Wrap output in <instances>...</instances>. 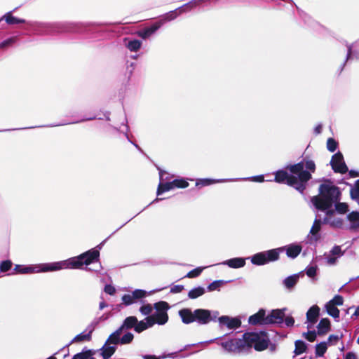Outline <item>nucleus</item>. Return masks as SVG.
Returning a JSON list of instances; mask_svg holds the SVG:
<instances>
[{
	"label": "nucleus",
	"mask_w": 359,
	"mask_h": 359,
	"mask_svg": "<svg viewBox=\"0 0 359 359\" xmlns=\"http://www.w3.org/2000/svg\"><path fill=\"white\" fill-rule=\"evenodd\" d=\"M99 255V251L91 250L78 257H72L62 262L29 266L15 265L14 270L18 273L27 274L55 271L69 268L79 269L83 264L88 265L96 260L98 258Z\"/></svg>",
	"instance_id": "obj_1"
},
{
	"label": "nucleus",
	"mask_w": 359,
	"mask_h": 359,
	"mask_svg": "<svg viewBox=\"0 0 359 359\" xmlns=\"http://www.w3.org/2000/svg\"><path fill=\"white\" fill-rule=\"evenodd\" d=\"M304 168L314 172L316 169L314 162L307 160L287 166V169L291 174L285 170H278L275 173V181L278 183H285L302 192L306 188V183L311 178V173L304 170Z\"/></svg>",
	"instance_id": "obj_2"
},
{
	"label": "nucleus",
	"mask_w": 359,
	"mask_h": 359,
	"mask_svg": "<svg viewBox=\"0 0 359 359\" xmlns=\"http://www.w3.org/2000/svg\"><path fill=\"white\" fill-rule=\"evenodd\" d=\"M339 195L340 191L337 187L330 184H325L320 185L319 194L311 198L316 208L326 212L325 222L336 226L341 225V221L332 222L330 218L334 214V210L332 209V204L339 200Z\"/></svg>",
	"instance_id": "obj_3"
},
{
	"label": "nucleus",
	"mask_w": 359,
	"mask_h": 359,
	"mask_svg": "<svg viewBox=\"0 0 359 359\" xmlns=\"http://www.w3.org/2000/svg\"><path fill=\"white\" fill-rule=\"evenodd\" d=\"M245 349L253 347L256 351H261L268 347L269 339L264 332H249L243 334Z\"/></svg>",
	"instance_id": "obj_4"
},
{
	"label": "nucleus",
	"mask_w": 359,
	"mask_h": 359,
	"mask_svg": "<svg viewBox=\"0 0 359 359\" xmlns=\"http://www.w3.org/2000/svg\"><path fill=\"white\" fill-rule=\"evenodd\" d=\"M278 259V251L276 249L257 253L251 257V262L255 265H264Z\"/></svg>",
	"instance_id": "obj_5"
},
{
	"label": "nucleus",
	"mask_w": 359,
	"mask_h": 359,
	"mask_svg": "<svg viewBox=\"0 0 359 359\" xmlns=\"http://www.w3.org/2000/svg\"><path fill=\"white\" fill-rule=\"evenodd\" d=\"M154 307L156 309V312L149 316V318H152L153 325L155 323L164 325L168 320V316L166 312L168 309V304L165 302H160L155 304Z\"/></svg>",
	"instance_id": "obj_6"
},
{
	"label": "nucleus",
	"mask_w": 359,
	"mask_h": 359,
	"mask_svg": "<svg viewBox=\"0 0 359 359\" xmlns=\"http://www.w3.org/2000/svg\"><path fill=\"white\" fill-rule=\"evenodd\" d=\"M120 330H116L112 333L105 344L101 349V354L104 358H108L113 355L116 350L115 345L119 344Z\"/></svg>",
	"instance_id": "obj_7"
},
{
	"label": "nucleus",
	"mask_w": 359,
	"mask_h": 359,
	"mask_svg": "<svg viewBox=\"0 0 359 359\" xmlns=\"http://www.w3.org/2000/svg\"><path fill=\"white\" fill-rule=\"evenodd\" d=\"M202 1H203V0L191 1L186 4L183 5L182 6L166 13L164 15V18L163 19V20L171 21V20H174L178 15L181 14L182 13L191 11L193 8L196 7L197 5H198Z\"/></svg>",
	"instance_id": "obj_8"
},
{
	"label": "nucleus",
	"mask_w": 359,
	"mask_h": 359,
	"mask_svg": "<svg viewBox=\"0 0 359 359\" xmlns=\"http://www.w3.org/2000/svg\"><path fill=\"white\" fill-rule=\"evenodd\" d=\"M219 316L217 311H210L206 309H196L194 311L195 321L200 324H207L210 320H214Z\"/></svg>",
	"instance_id": "obj_9"
},
{
	"label": "nucleus",
	"mask_w": 359,
	"mask_h": 359,
	"mask_svg": "<svg viewBox=\"0 0 359 359\" xmlns=\"http://www.w3.org/2000/svg\"><path fill=\"white\" fill-rule=\"evenodd\" d=\"M189 184L183 179H176L170 182L160 183L157 190V194L160 195L165 191L173 189L175 187L185 188L188 187Z\"/></svg>",
	"instance_id": "obj_10"
},
{
	"label": "nucleus",
	"mask_w": 359,
	"mask_h": 359,
	"mask_svg": "<svg viewBox=\"0 0 359 359\" xmlns=\"http://www.w3.org/2000/svg\"><path fill=\"white\" fill-rule=\"evenodd\" d=\"M222 347L228 351L236 352L245 349V339L243 337L242 339H233L229 341L222 342Z\"/></svg>",
	"instance_id": "obj_11"
},
{
	"label": "nucleus",
	"mask_w": 359,
	"mask_h": 359,
	"mask_svg": "<svg viewBox=\"0 0 359 359\" xmlns=\"http://www.w3.org/2000/svg\"><path fill=\"white\" fill-rule=\"evenodd\" d=\"M332 169L337 172L345 173L348 168L344 161L343 156L341 153H337L332 156L331 161Z\"/></svg>",
	"instance_id": "obj_12"
},
{
	"label": "nucleus",
	"mask_w": 359,
	"mask_h": 359,
	"mask_svg": "<svg viewBox=\"0 0 359 359\" xmlns=\"http://www.w3.org/2000/svg\"><path fill=\"white\" fill-rule=\"evenodd\" d=\"M302 246L298 244H290L286 245L285 247L277 248L276 250L278 251V255L280 252L285 251L287 255L290 258L297 257L302 251Z\"/></svg>",
	"instance_id": "obj_13"
},
{
	"label": "nucleus",
	"mask_w": 359,
	"mask_h": 359,
	"mask_svg": "<svg viewBox=\"0 0 359 359\" xmlns=\"http://www.w3.org/2000/svg\"><path fill=\"white\" fill-rule=\"evenodd\" d=\"M285 316V313L283 309H275L271 311V312L266 316V322L268 324L272 323H280L283 322Z\"/></svg>",
	"instance_id": "obj_14"
},
{
	"label": "nucleus",
	"mask_w": 359,
	"mask_h": 359,
	"mask_svg": "<svg viewBox=\"0 0 359 359\" xmlns=\"http://www.w3.org/2000/svg\"><path fill=\"white\" fill-rule=\"evenodd\" d=\"M343 255V252L339 246H334L328 253L325 254L327 259V263L329 265H334L336 264L338 258Z\"/></svg>",
	"instance_id": "obj_15"
},
{
	"label": "nucleus",
	"mask_w": 359,
	"mask_h": 359,
	"mask_svg": "<svg viewBox=\"0 0 359 359\" xmlns=\"http://www.w3.org/2000/svg\"><path fill=\"white\" fill-rule=\"evenodd\" d=\"M218 320L221 325H226L229 329L237 328L241 324L238 318H231L227 316L219 317Z\"/></svg>",
	"instance_id": "obj_16"
},
{
	"label": "nucleus",
	"mask_w": 359,
	"mask_h": 359,
	"mask_svg": "<svg viewBox=\"0 0 359 359\" xmlns=\"http://www.w3.org/2000/svg\"><path fill=\"white\" fill-rule=\"evenodd\" d=\"M266 311L264 309H260L257 313L251 316L249 318V323L253 325H267Z\"/></svg>",
	"instance_id": "obj_17"
},
{
	"label": "nucleus",
	"mask_w": 359,
	"mask_h": 359,
	"mask_svg": "<svg viewBox=\"0 0 359 359\" xmlns=\"http://www.w3.org/2000/svg\"><path fill=\"white\" fill-rule=\"evenodd\" d=\"M95 330V325H89L86 330L78 334L74 337L73 341L74 342H82V341H88L91 339V334Z\"/></svg>",
	"instance_id": "obj_18"
},
{
	"label": "nucleus",
	"mask_w": 359,
	"mask_h": 359,
	"mask_svg": "<svg viewBox=\"0 0 359 359\" xmlns=\"http://www.w3.org/2000/svg\"><path fill=\"white\" fill-rule=\"evenodd\" d=\"M319 311L320 309L316 305L311 307L310 309L307 311V321L311 324L308 325L309 328H310L317 321L318 317L319 316Z\"/></svg>",
	"instance_id": "obj_19"
},
{
	"label": "nucleus",
	"mask_w": 359,
	"mask_h": 359,
	"mask_svg": "<svg viewBox=\"0 0 359 359\" xmlns=\"http://www.w3.org/2000/svg\"><path fill=\"white\" fill-rule=\"evenodd\" d=\"M179 315L184 323L189 324L195 321L194 311L189 309H183L179 311Z\"/></svg>",
	"instance_id": "obj_20"
},
{
	"label": "nucleus",
	"mask_w": 359,
	"mask_h": 359,
	"mask_svg": "<svg viewBox=\"0 0 359 359\" xmlns=\"http://www.w3.org/2000/svg\"><path fill=\"white\" fill-rule=\"evenodd\" d=\"M321 222L320 219H316L311 229L310 234L309 236L311 241L316 242L319 239L318 232L320 230Z\"/></svg>",
	"instance_id": "obj_21"
},
{
	"label": "nucleus",
	"mask_w": 359,
	"mask_h": 359,
	"mask_svg": "<svg viewBox=\"0 0 359 359\" xmlns=\"http://www.w3.org/2000/svg\"><path fill=\"white\" fill-rule=\"evenodd\" d=\"M153 326V320L152 318L147 317L144 320H141L138 322L137 320V324L135 326V330L137 332H141L146 329L151 327Z\"/></svg>",
	"instance_id": "obj_22"
},
{
	"label": "nucleus",
	"mask_w": 359,
	"mask_h": 359,
	"mask_svg": "<svg viewBox=\"0 0 359 359\" xmlns=\"http://www.w3.org/2000/svg\"><path fill=\"white\" fill-rule=\"evenodd\" d=\"M222 264L227 265L231 268L237 269L244 266L245 261L243 258L236 257L224 261L222 262Z\"/></svg>",
	"instance_id": "obj_23"
},
{
	"label": "nucleus",
	"mask_w": 359,
	"mask_h": 359,
	"mask_svg": "<svg viewBox=\"0 0 359 359\" xmlns=\"http://www.w3.org/2000/svg\"><path fill=\"white\" fill-rule=\"evenodd\" d=\"M347 217L350 222V229L353 230L359 229V212H352Z\"/></svg>",
	"instance_id": "obj_24"
},
{
	"label": "nucleus",
	"mask_w": 359,
	"mask_h": 359,
	"mask_svg": "<svg viewBox=\"0 0 359 359\" xmlns=\"http://www.w3.org/2000/svg\"><path fill=\"white\" fill-rule=\"evenodd\" d=\"M137 318L135 316H130L125 319L123 325L121 327H119L117 330H120V335L122 333L123 329H130L132 327L135 328V325L137 324Z\"/></svg>",
	"instance_id": "obj_25"
},
{
	"label": "nucleus",
	"mask_w": 359,
	"mask_h": 359,
	"mask_svg": "<svg viewBox=\"0 0 359 359\" xmlns=\"http://www.w3.org/2000/svg\"><path fill=\"white\" fill-rule=\"evenodd\" d=\"M330 329V322L327 318H323L318 325V334H325Z\"/></svg>",
	"instance_id": "obj_26"
},
{
	"label": "nucleus",
	"mask_w": 359,
	"mask_h": 359,
	"mask_svg": "<svg viewBox=\"0 0 359 359\" xmlns=\"http://www.w3.org/2000/svg\"><path fill=\"white\" fill-rule=\"evenodd\" d=\"M124 42L125 46L130 51H137L141 47V42L139 40H128L127 39H125Z\"/></svg>",
	"instance_id": "obj_27"
},
{
	"label": "nucleus",
	"mask_w": 359,
	"mask_h": 359,
	"mask_svg": "<svg viewBox=\"0 0 359 359\" xmlns=\"http://www.w3.org/2000/svg\"><path fill=\"white\" fill-rule=\"evenodd\" d=\"M4 21L5 22H25V20L18 19L14 17L12 12H8L0 18V22Z\"/></svg>",
	"instance_id": "obj_28"
},
{
	"label": "nucleus",
	"mask_w": 359,
	"mask_h": 359,
	"mask_svg": "<svg viewBox=\"0 0 359 359\" xmlns=\"http://www.w3.org/2000/svg\"><path fill=\"white\" fill-rule=\"evenodd\" d=\"M325 308L329 315L334 318H339V310L337 308V306L333 305L332 303L327 302Z\"/></svg>",
	"instance_id": "obj_29"
},
{
	"label": "nucleus",
	"mask_w": 359,
	"mask_h": 359,
	"mask_svg": "<svg viewBox=\"0 0 359 359\" xmlns=\"http://www.w3.org/2000/svg\"><path fill=\"white\" fill-rule=\"evenodd\" d=\"M299 276L293 275L286 278L283 281V284L286 288L291 289L297 284Z\"/></svg>",
	"instance_id": "obj_30"
},
{
	"label": "nucleus",
	"mask_w": 359,
	"mask_h": 359,
	"mask_svg": "<svg viewBox=\"0 0 359 359\" xmlns=\"http://www.w3.org/2000/svg\"><path fill=\"white\" fill-rule=\"evenodd\" d=\"M158 29V26L153 25L149 28L145 29L144 31L139 32L138 35L143 39H147L153 33H154Z\"/></svg>",
	"instance_id": "obj_31"
},
{
	"label": "nucleus",
	"mask_w": 359,
	"mask_h": 359,
	"mask_svg": "<svg viewBox=\"0 0 359 359\" xmlns=\"http://www.w3.org/2000/svg\"><path fill=\"white\" fill-rule=\"evenodd\" d=\"M328 347V344L326 341L318 344L316 346V355L318 357H322L326 352Z\"/></svg>",
	"instance_id": "obj_32"
},
{
	"label": "nucleus",
	"mask_w": 359,
	"mask_h": 359,
	"mask_svg": "<svg viewBox=\"0 0 359 359\" xmlns=\"http://www.w3.org/2000/svg\"><path fill=\"white\" fill-rule=\"evenodd\" d=\"M205 292L204 288L201 287H198L196 288H194L189 292V297L191 299H195L197 298L201 295H203Z\"/></svg>",
	"instance_id": "obj_33"
},
{
	"label": "nucleus",
	"mask_w": 359,
	"mask_h": 359,
	"mask_svg": "<svg viewBox=\"0 0 359 359\" xmlns=\"http://www.w3.org/2000/svg\"><path fill=\"white\" fill-rule=\"evenodd\" d=\"M227 181L226 180H210V179H203L198 181L196 182V186H208L214 183L217 182H224Z\"/></svg>",
	"instance_id": "obj_34"
},
{
	"label": "nucleus",
	"mask_w": 359,
	"mask_h": 359,
	"mask_svg": "<svg viewBox=\"0 0 359 359\" xmlns=\"http://www.w3.org/2000/svg\"><path fill=\"white\" fill-rule=\"evenodd\" d=\"M306 350V345L303 341H297L295 342L294 353L297 355L304 353Z\"/></svg>",
	"instance_id": "obj_35"
},
{
	"label": "nucleus",
	"mask_w": 359,
	"mask_h": 359,
	"mask_svg": "<svg viewBox=\"0 0 359 359\" xmlns=\"http://www.w3.org/2000/svg\"><path fill=\"white\" fill-rule=\"evenodd\" d=\"M150 294L151 292H147L143 290H135L132 292V297H134L136 301L137 299H142Z\"/></svg>",
	"instance_id": "obj_36"
},
{
	"label": "nucleus",
	"mask_w": 359,
	"mask_h": 359,
	"mask_svg": "<svg viewBox=\"0 0 359 359\" xmlns=\"http://www.w3.org/2000/svg\"><path fill=\"white\" fill-rule=\"evenodd\" d=\"M73 359H95L93 356V352L91 351H88L86 352L80 353L76 354Z\"/></svg>",
	"instance_id": "obj_37"
},
{
	"label": "nucleus",
	"mask_w": 359,
	"mask_h": 359,
	"mask_svg": "<svg viewBox=\"0 0 359 359\" xmlns=\"http://www.w3.org/2000/svg\"><path fill=\"white\" fill-rule=\"evenodd\" d=\"M134 338V336L130 332H127L121 338L119 337V343L121 344H130Z\"/></svg>",
	"instance_id": "obj_38"
},
{
	"label": "nucleus",
	"mask_w": 359,
	"mask_h": 359,
	"mask_svg": "<svg viewBox=\"0 0 359 359\" xmlns=\"http://www.w3.org/2000/svg\"><path fill=\"white\" fill-rule=\"evenodd\" d=\"M351 196L354 200L359 199V180L356 181L354 187L351 189Z\"/></svg>",
	"instance_id": "obj_39"
},
{
	"label": "nucleus",
	"mask_w": 359,
	"mask_h": 359,
	"mask_svg": "<svg viewBox=\"0 0 359 359\" xmlns=\"http://www.w3.org/2000/svg\"><path fill=\"white\" fill-rule=\"evenodd\" d=\"M223 285L222 280H216L210 283L208 287V291L219 290L220 287Z\"/></svg>",
	"instance_id": "obj_40"
},
{
	"label": "nucleus",
	"mask_w": 359,
	"mask_h": 359,
	"mask_svg": "<svg viewBox=\"0 0 359 359\" xmlns=\"http://www.w3.org/2000/svg\"><path fill=\"white\" fill-rule=\"evenodd\" d=\"M336 210L341 214L348 211V206L346 203H339L336 205Z\"/></svg>",
	"instance_id": "obj_41"
},
{
	"label": "nucleus",
	"mask_w": 359,
	"mask_h": 359,
	"mask_svg": "<svg viewBox=\"0 0 359 359\" xmlns=\"http://www.w3.org/2000/svg\"><path fill=\"white\" fill-rule=\"evenodd\" d=\"M206 267H198V268L189 271L187 273V277L191 278L197 277L201 274V273L203 271V270Z\"/></svg>",
	"instance_id": "obj_42"
},
{
	"label": "nucleus",
	"mask_w": 359,
	"mask_h": 359,
	"mask_svg": "<svg viewBox=\"0 0 359 359\" xmlns=\"http://www.w3.org/2000/svg\"><path fill=\"white\" fill-rule=\"evenodd\" d=\"M122 300L126 305H130L136 302L135 298L132 297V294L123 295Z\"/></svg>",
	"instance_id": "obj_43"
},
{
	"label": "nucleus",
	"mask_w": 359,
	"mask_h": 359,
	"mask_svg": "<svg viewBox=\"0 0 359 359\" xmlns=\"http://www.w3.org/2000/svg\"><path fill=\"white\" fill-rule=\"evenodd\" d=\"M337 144L336 141L332 138L328 139L327 142V147L329 151L333 152L337 149Z\"/></svg>",
	"instance_id": "obj_44"
},
{
	"label": "nucleus",
	"mask_w": 359,
	"mask_h": 359,
	"mask_svg": "<svg viewBox=\"0 0 359 359\" xmlns=\"http://www.w3.org/2000/svg\"><path fill=\"white\" fill-rule=\"evenodd\" d=\"M140 311L143 315H149L152 311V306L151 304H145L140 307Z\"/></svg>",
	"instance_id": "obj_45"
},
{
	"label": "nucleus",
	"mask_w": 359,
	"mask_h": 359,
	"mask_svg": "<svg viewBox=\"0 0 359 359\" xmlns=\"http://www.w3.org/2000/svg\"><path fill=\"white\" fill-rule=\"evenodd\" d=\"M330 303H332L334 306H341L343 304L344 300L343 297L340 295H336L332 300L329 302Z\"/></svg>",
	"instance_id": "obj_46"
},
{
	"label": "nucleus",
	"mask_w": 359,
	"mask_h": 359,
	"mask_svg": "<svg viewBox=\"0 0 359 359\" xmlns=\"http://www.w3.org/2000/svg\"><path fill=\"white\" fill-rule=\"evenodd\" d=\"M12 263L11 261H4L0 265V270L1 271H7L11 269Z\"/></svg>",
	"instance_id": "obj_47"
},
{
	"label": "nucleus",
	"mask_w": 359,
	"mask_h": 359,
	"mask_svg": "<svg viewBox=\"0 0 359 359\" xmlns=\"http://www.w3.org/2000/svg\"><path fill=\"white\" fill-rule=\"evenodd\" d=\"M304 337L309 341H314L316 338V333L315 332H309L303 334Z\"/></svg>",
	"instance_id": "obj_48"
},
{
	"label": "nucleus",
	"mask_w": 359,
	"mask_h": 359,
	"mask_svg": "<svg viewBox=\"0 0 359 359\" xmlns=\"http://www.w3.org/2000/svg\"><path fill=\"white\" fill-rule=\"evenodd\" d=\"M339 339V336L337 335H330L327 339V341H326L328 345L329 344H336Z\"/></svg>",
	"instance_id": "obj_49"
},
{
	"label": "nucleus",
	"mask_w": 359,
	"mask_h": 359,
	"mask_svg": "<svg viewBox=\"0 0 359 359\" xmlns=\"http://www.w3.org/2000/svg\"><path fill=\"white\" fill-rule=\"evenodd\" d=\"M316 273V267L315 266H311L307 269L306 270V274L308 276L313 278L315 276Z\"/></svg>",
	"instance_id": "obj_50"
},
{
	"label": "nucleus",
	"mask_w": 359,
	"mask_h": 359,
	"mask_svg": "<svg viewBox=\"0 0 359 359\" xmlns=\"http://www.w3.org/2000/svg\"><path fill=\"white\" fill-rule=\"evenodd\" d=\"M183 289L184 287L182 285H175L171 288L170 292L172 293H179L181 292Z\"/></svg>",
	"instance_id": "obj_51"
},
{
	"label": "nucleus",
	"mask_w": 359,
	"mask_h": 359,
	"mask_svg": "<svg viewBox=\"0 0 359 359\" xmlns=\"http://www.w3.org/2000/svg\"><path fill=\"white\" fill-rule=\"evenodd\" d=\"M104 291L109 294H114L115 292V288L111 285H108L105 286Z\"/></svg>",
	"instance_id": "obj_52"
},
{
	"label": "nucleus",
	"mask_w": 359,
	"mask_h": 359,
	"mask_svg": "<svg viewBox=\"0 0 359 359\" xmlns=\"http://www.w3.org/2000/svg\"><path fill=\"white\" fill-rule=\"evenodd\" d=\"M285 322L287 326H292V325H293L294 320L292 317H287L285 318Z\"/></svg>",
	"instance_id": "obj_53"
},
{
	"label": "nucleus",
	"mask_w": 359,
	"mask_h": 359,
	"mask_svg": "<svg viewBox=\"0 0 359 359\" xmlns=\"http://www.w3.org/2000/svg\"><path fill=\"white\" fill-rule=\"evenodd\" d=\"M345 359H358V358L355 353L349 352L346 355Z\"/></svg>",
	"instance_id": "obj_54"
},
{
	"label": "nucleus",
	"mask_w": 359,
	"mask_h": 359,
	"mask_svg": "<svg viewBox=\"0 0 359 359\" xmlns=\"http://www.w3.org/2000/svg\"><path fill=\"white\" fill-rule=\"evenodd\" d=\"M252 181L257 182H262L264 181V176L263 175H259L256 177H253L252 178Z\"/></svg>",
	"instance_id": "obj_55"
},
{
	"label": "nucleus",
	"mask_w": 359,
	"mask_h": 359,
	"mask_svg": "<svg viewBox=\"0 0 359 359\" xmlns=\"http://www.w3.org/2000/svg\"><path fill=\"white\" fill-rule=\"evenodd\" d=\"M11 42H12L11 39L6 40V41L2 42L1 43H0V47H1V48L5 47L6 46L10 44Z\"/></svg>",
	"instance_id": "obj_56"
},
{
	"label": "nucleus",
	"mask_w": 359,
	"mask_h": 359,
	"mask_svg": "<svg viewBox=\"0 0 359 359\" xmlns=\"http://www.w3.org/2000/svg\"><path fill=\"white\" fill-rule=\"evenodd\" d=\"M100 320H101V318L95 319L91 322L90 325H95V327L97 326V325L99 323Z\"/></svg>",
	"instance_id": "obj_57"
},
{
	"label": "nucleus",
	"mask_w": 359,
	"mask_h": 359,
	"mask_svg": "<svg viewBox=\"0 0 359 359\" xmlns=\"http://www.w3.org/2000/svg\"><path fill=\"white\" fill-rule=\"evenodd\" d=\"M144 359H160L155 355H144Z\"/></svg>",
	"instance_id": "obj_58"
},
{
	"label": "nucleus",
	"mask_w": 359,
	"mask_h": 359,
	"mask_svg": "<svg viewBox=\"0 0 359 359\" xmlns=\"http://www.w3.org/2000/svg\"><path fill=\"white\" fill-rule=\"evenodd\" d=\"M351 55H352V50H351V47L348 48V55H347V58L349 59L351 57Z\"/></svg>",
	"instance_id": "obj_59"
},
{
	"label": "nucleus",
	"mask_w": 359,
	"mask_h": 359,
	"mask_svg": "<svg viewBox=\"0 0 359 359\" xmlns=\"http://www.w3.org/2000/svg\"><path fill=\"white\" fill-rule=\"evenodd\" d=\"M107 305L104 302H100V309H103L104 307H106Z\"/></svg>",
	"instance_id": "obj_60"
},
{
	"label": "nucleus",
	"mask_w": 359,
	"mask_h": 359,
	"mask_svg": "<svg viewBox=\"0 0 359 359\" xmlns=\"http://www.w3.org/2000/svg\"><path fill=\"white\" fill-rule=\"evenodd\" d=\"M354 315L356 316H359V306L356 308Z\"/></svg>",
	"instance_id": "obj_61"
},
{
	"label": "nucleus",
	"mask_w": 359,
	"mask_h": 359,
	"mask_svg": "<svg viewBox=\"0 0 359 359\" xmlns=\"http://www.w3.org/2000/svg\"><path fill=\"white\" fill-rule=\"evenodd\" d=\"M175 355H176V353H172L169 354L168 356V357H171V358H172V357H174Z\"/></svg>",
	"instance_id": "obj_62"
},
{
	"label": "nucleus",
	"mask_w": 359,
	"mask_h": 359,
	"mask_svg": "<svg viewBox=\"0 0 359 359\" xmlns=\"http://www.w3.org/2000/svg\"><path fill=\"white\" fill-rule=\"evenodd\" d=\"M47 359H57L55 356H50Z\"/></svg>",
	"instance_id": "obj_63"
},
{
	"label": "nucleus",
	"mask_w": 359,
	"mask_h": 359,
	"mask_svg": "<svg viewBox=\"0 0 359 359\" xmlns=\"http://www.w3.org/2000/svg\"><path fill=\"white\" fill-rule=\"evenodd\" d=\"M357 341L359 344V337L358 338Z\"/></svg>",
	"instance_id": "obj_64"
}]
</instances>
